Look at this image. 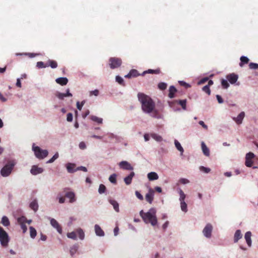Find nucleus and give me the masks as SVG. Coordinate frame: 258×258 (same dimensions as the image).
I'll return each instance as SVG.
<instances>
[{
  "label": "nucleus",
  "instance_id": "f03ea898",
  "mask_svg": "<svg viewBox=\"0 0 258 258\" xmlns=\"http://www.w3.org/2000/svg\"><path fill=\"white\" fill-rule=\"evenodd\" d=\"M140 215L144 222L146 224L150 223L152 226L157 225V219L155 209L151 208L147 212H144V211L142 210L140 212Z\"/></svg>",
  "mask_w": 258,
  "mask_h": 258
},
{
  "label": "nucleus",
  "instance_id": "6ab92c4d",
  "mask_svg": "<svg viewBox=\"0 0 258 258\" xmlns=\"http://www.w3.org/2000/svg\"><path fill=\"white\" fill-rule=\"evenodd\" d=\"M95 231L96 235L98 236H102L104 235V231L98 225L96 224L95 225Z\"/></svg>",
  "mask_w": 258,
  "mask_h": 258
},
{
  "label": "nucleus",
  "instance_id": "6e6552de",
  "mask_svg": "<svg viewBox=\"0 0 258 258\" xmlns=\"http://www.w3.org/2000/svg\"><path fill=\"white\" fill-rule=\"evenodd\" d=\"M212 230V225L211 224L208 223L206 225L203 230V234L206 237L210 238L211 237Z\"/></svg>",
  "mask_w": 258,
  "mask_h": 258
},
{
  "label": "nucleus",
  "instance_id": "e2e57ef3",
  "mask_svg": "<svg viewBox=\"0 0 258 258\" xmlns=\"http://www.w3.org/2000/svg\"><path fill=\"white\" fill-rule=\"evenodd\" d=\"M79 148L82 150H84V149H86V146L85 142H80L79 144Z\"/></svg>",
  "mask_w": 258,
  "mask_h": 258
},
{
  "label": "nucleus",
  "instance_id": "49530a36",
  "mask_svg": "<svg viewBox=\"0 0 258 258\" xmlns=\"http://www.w3.org/2000/svg\"><path fill=\"white\" fill-rule=\"evenodd\" d=\"M221 85L222 86V87L224 89H227L229 87V84H228L227 80H225L224 79H222L221 81Z\"/></svg>",
  "mask_w": 258,
  "mask_h": 258
},
{
  "label": "nucleus",
  "instance_id": "9d476101",
  "mask_svg": "<svg viewBox=\"0 0 258 258\" xmlns=\"http://www.w3.org/2000/svg\"><path fill=\"white\" fill-rule=\"evenodd\" d=\"M154 190L152 188L149 189L148 192L145 196L146 200L150 204H152L154 199Z\"/></svg>",
  "mask_w": 258,
  "mask_h": 258
},
{
  "label": "nucleus",
  "instance_id": "a878e982",
  "mask_svg": "<svg viewBox=\"0 0 258 258\" xmlns=\"http://www.w3.org/2000/svg\"><path fill=\"white\" fill-rule=\"evenodd\" d=\"M169 91L168 97L170 98H174L175 97L174 94L177 92L176 89L173 86H171L169 87Z\"/></svg>",
  "mask_w": 258,
  "mask_h": 258
},
{
  "label": "nucleus",
  "instance_id": "2f4dec72",
  "mask_svg": "<svg viewBox=\"0 0 258 258\" xmlns=\"http://www.w3.org/2000/svg\"><path fill=\"white\" fill-rule=\"evenodd\" d=\"M77 236L78 235L80 239L83 240L84 238L85 234L82 229L79 228L76 230Z\"/></svg>",
  "mask_w": 258,
  "mask_h": 258
},
{
  "label": "nucleus",
  "instance_id": "f257e3e1",
  "mask_svg": "<svg viewBox=\"0 0 258 258\" xmlns=\"http://www.w3.org/2000/svg\"><path fill=\"white\" fill-rule=\"evenodd\" d=\"M138 97L141 103L142 109L144 112L147 113L153 112L154 114H157V111L155 110V103L151 97L142 93H139Z\"/></svg>",
  "mask_w": 258,
  "mask_h": 258
},
{
  "label": "nucleus",
  "instance_id": "3c124183",
  "mask_svg": "<svg viewBox=\"0 0 258 258\" xmlns=\"http://www.w3.org/2000/svg\"><path fill=\"white\" fill-rule=\"evenodd\" d=\"M200 170L201 171H203L205 173H209L211 171V169L209 168H208V167H205L204 166H201L200 167Z\"/></svg>",
  "mask_w": 258,
  "mask_h": 258
},
{
  "label": "nucleus",
  "instance_id": "c756f323",
  "mask_svg": "<svg viewBox=\"0 0 258 258\" xmlns=\"http://www.w3.org/2000/svg\"><path fill=\"white\" fill-rule=\"evenodd\" d=\"M30 207L31 209L34 210L35 212H36L38 209V205L36 200L33 201L30 204Z\"/></svg>",
  "mask_w": 258,
  "mask_h": 258
},
{
  "label": "nucleus",
  "instance_id": "ea45409f",
  "mask_svg": "<svg viewBox=\"0 0 258 258\" xmlns=\"http://www.w3.org/2000/svg\"><path fill=\"white\" fill-rule=\"evenodd\" d=\"M68 237L73 239H77V234L75 231H73L70 233H68L67 234Z\"/></svg>",
  "mask_w": 258,
  "mask_h": 258
},
{
  "label": "nucleus",
  "instance_id": "774afa93",
  "mask_svg": "<svg viewBox=\"0 0 258 258\" xmlns=\"http://www.w3.org/2000/svg\"><path fill=\"white\" fill-rule=\"evenodd\" d=\"M199 124L201 125L205 129H208V126L206 125L203 121H200Z\"/></svg>",
  "mask_w": 258,
  "mask_h": 258
},
{
  "label": "nucleus",
  "instance_id": "aec40b11",
  "mask_svg": "<svg viewBox=\"0 0 258 258\" xmlns=\"http://www.w3.org/2000/svg\"><path fill=\"white\" fill-rule=\"evenodd\" d=\"M109 203L111 205H112L113 206L114 210L116 212H119V204L117 202V201H115L114 200L109 199Z\"/></svg>",
  "mask_w": 258,
  "mask_h": 258
},
{
  "label": "nucleus",
  "instance_id": "72a5a7b5",
  "mask_svg": "<svg viewBox=\"0 0 258 258\" xmlns=\"http://www.w3.org/2000/svg\"><path fill=\"white\" fill-rule=\"evenodd\" d=\"M174 144L177 149L178 151H179L181 152V154H182L183 152V149L181 146L180 143L178 141L175 140Z\"/></svg>",
  "mask_w": 258,
  "mask_h": 258
},
{
  "label": "nucleus",
  "instance_id": "5fc2aeb1",
  "mask_svg": "<svg viewBox=\"0 0 258 258\" xmlns=\"http://www.w3.org/2000/svg\"><path fill=\"white\" fill-rule=\"evenodd\" d=\"M85 103V100L82 101L81 103H80V102L79 101H78L77 102V108L79 110H81L82 108V107L84 105Z\"/></svg>",
  "mask_w": 258,
  "mask_h": 258
},
{
  "label": "nucleus",
  "instance_id": "39448f33",
  "mask_svg": "<svg viewBox=\"0 0 258 258\" xmlns=\"http://www.w3.org/2000/svg\"><path fill=\"white\" fill-rule=\"evenodd\" d=\"M0 241L2 246H7L9 242V237L8 233L0 227Z\"/></svg>",
  "mask_w": 258,
  "mask_h": 258
},
{
  "label": "nucleus",
  "instance_id": "dca6fc26",
  "mask_svg": "<svg viewBox=\"0 0 258 258\" xmlns=\"http://www.w3.org/2000/svg\"><path fill=\"white\" fill-rule=\"evenodd\" d=\"M140 75H141L140 74L138 71L135 69H132L131 70L129 73L125 76V78H131L132 77H137L138 76H139Z\"/></svg>",
  "mask_w": 258,
  "mask_h": 258
},
{
  "label": "nucleus",
  "instance_id": "cd10ccee",
  "mask_svg": "<svg viewBox=\"0 0 258 258\" xmlns=\"http://www.w3.org/2000/svg\"><path fill=\"white\" fill-rule=\"evenodd\" d=\"M46 63L47 67H50L52 69H55L57 67V62L53 60L49 59Z\"/></svg>",
  "mask_w": 258,
  "mask_h": 258
},
{
  "label": "nucleus",
  "instance_id": "4c0bfd02",
  "mask_svg": "<svg viewBox=\"0 0 258 258\" xmlns=\"http://www.w3.org/2000/svg\"><path fill=\"white\" fill-rule=\"evenodd\" d=\"M178 192H179V194L180 196V198H179L180 202L184 201V200L185 198V195L184 194V192L181 189H179Z\"/></svg>",
  "mask_w": 258,
  "mask_h": 258
},
{
  "label": "nucleus",
  "instance_id": "f704fd0d",
  "mask_svg": "<svg viewBox=\"0 0 258 258\" xmlns=\"http://www.w3.org/2000/svg\"><path fill=\"white\" fill-rule=\"evenodd\" d=\"M29 229L31 237L32 238H34L37 234L36 230L34 227L32 226L30 227Z\"/></svg>",
  "mask_w": 258,
  "mask_h": 258
},
{
  "label": "nucleus",
  "instance_id": "2eb2a0df",
  "mask_svg": "<svg viewBox=\"0 0 258 258\" xmlns=\"http://www.w3.org/2000/svg\"><path fill=\"white\" fill-rule=\"evenodd\" d=\"M245 113L244 112H240L237 117H234L233 120L237 124H240L242 122V120L244 117Z\"/></svg>",
  "mask_w": 258,
  "mask_h": 258
},
{
  "label": "nucleus",
  "instance_id": "4468645a",
  "mask_svg": "<svg viewBox=\"0 0 258 258\" xmlns=\"http://www.w3.org/2000/svg\"><path fill=\"white\" fill-rule=\"evenodd\" d=\"M43 171V169L40 167H38L36 165L32 166L30 172L32 174L36 175L38 174H40L42 173Z\"/></svg>",
  "mask_w": 258,
  "mask_h": 258
},
{
  "label": "nucleus",
  "instance_id": "1a4fd4ad",
  "mask_svg": "<svg viewBox=\"0 0 258 258\" xmlns=\"http://www.w3.org/2000/svg\"><path fill=\"white\" fill-rule=\"evenodd\" d=\"M18 223L20 225L23 232L24 233L27 230V227L25 225L26 223V218L24 216H22L18 218Z\"/></svg>",
  "mask_w": 258,
  "mask_h": 258
},
{
  "label": "nucleus",
  "instance_id": "4be33fe9",
  "mask_svg": "<svg viewBox=\"0 0 258 258\" xmlns=\"http://www.w3.org/2000/svg\"><path fill=\"white\" fill-rule=\"evenodd\" d=\"M251 233L250 231L246 232L244 236L246 243L249 246H250L251 245Z\"/></svg>",
  "mask_w": 258,
  "mask_h": 258
},
{
  "label": "nucleus",
  "instance_id": "37998d69",
  "mask_svg": "<svg viewBox=\"0 0 258 258\" xmlns=\"http://www.w3.org/2000/svg\"><path fill=\"white\" fill-rule=\"evenodd\" d=\"M180 207L182 211L184 212H187V204L184 201L180 202Z\"/></svg>",
  "mask_w": 258,
  "mask_h": 258
},
{
  "label": "nucleus",
  "instance_id": "bf43d9fd",
  "mask_svg": "<svg viewBox=\"0 0 258 258\" xmlns=\"http://www.w3.org/2000/svg\"><path fill=\"white\" fill-rule=\"evenodd\" d=\"M99 95V91L97 89L90 92V96L94 95L97 96Z\"/></svg>",
  "mask_w": 258,
  "mask_h": 258
},
{
  "label": "nucleus",
  "instance_id": "13d9d810",
  "mask_svg": "<svg viewBox=\"0 0 258 258\" xmlns=\"http://www.w3.org/2000/svg\"><path fill=\"white\" fill-rule=\"evenodd\" d=\"M245 164L247 167H251L253 164V161L251 160L245 159Z\"/></svg>",
  "mask_w": 258,
  "mask_h": 258
},
{
  "label": "nucleus",
  "instance_id": "a18cd8bd",
  "mask_svg": "<svg viewBox=\"0 0 258 258\" xmlns=\"http://www.w3.org/2000/svg\"><path fill=\"white\" fill-rule=\"evenodd\" d=\"M55 95L60 100H63L64 98L66 97V95H65L64 93H62L58 92H56L55 94Z\"/></svg>",
  "mask_w": 258,
  "mask_h": 258
},
{
  "label": "nucleus",
  "instance_id": "5701e85b",
  "mask_svg": "<svg viewBox=\"0 0 258 258\" xmlns=\"http://www.w3.org/2000/svg\"><path fill=\"white\" fill-rule=\"evenodd\" d=\"M161 72V71H160V69H156V70H152V69H149L147 71H144L142 75V76H144L146 74H160Z\"/></svg>",
  "mask_w": 258,
  "mask_h": 258
},
{
  "label": "nucleus",
  "instance_id": "680f3d73",
  "mask_svg": "<svg viewBox=\"0 0 258 258\" xmlns=\"http://www.w3.org/2000/svg\"><path fill=\"white\" fill-rule=\"evenodd\" d=\"M135 194L139 199H140V200H143V196L139 191H136Z\"/></svg>",
  "mask_w": 258,
  "mask_h": 258
},
{
  "label": "nucleus",
  "instance_id": "c9c22d12",
  "mask_svg": "<svg viewBox=\"0 0 258 258\" xmlns=\"http://www.w3.org/2000/svg\"><path fill=\"white\" fill-rule=\"evenodd\" d=\"M91 119L98 123H102V119L101 118H99L96 116L92 115L91 116Z\"/></svg>",
  "mask_w": 258,
  "mask_h": 258
},
{
  "label": "nucleus",
  "instance_id": "052dcab7",
  "mask_svg": "<svg viewBox=\"0 0 258 258\" xmlns=\"http://www.w3.org/2000/svg\"><path fill=\"white\" fill-rule=\"evenodd\" d=\"M67 120L68 121L71 122L73 120V114L71 113H69L67 114Z\"/></svg>",
  "mask_w": 258,
  "mask_h": 258
},
{
  "label": "nucleus",
  "instance_id": "79ce46f5",
  "mask_svg": "<svg viewBox=\"0 0 258 258\" xmlns=\"http://www.w3.org/2000/svg\"><path fill=\"white\" fill-rule=\"evenodd\" d=\"M151 137L152 138H153L154 140L158 142H160L162 140V137L156 134H151Z\"/></svg>",
  "mask_w": 258,
  "mask_h": 258
},
{
  "label": "nucleus",
  "instance_id": "bb28decb",
  "mask_svg": "<svg viewBox=\"0 0 258 258\" xmlns=\"http://www.w3.org/2000/svg\"><path fill=\"white\" fill-rule=\"evenodd\" d=\"M242 237V234L240 230H237L234 234V241L237 242Z\"/></svg>",
  "mask_w": 258,
  "mask_h": 258
},
{
  "label": "nucleus",
  "instance_id": "b1692460",
  "mask_svg": "<svg viewBox=\"0 0 258 258\" xmlns=\"http://www.w3.org/2000/svg\"><path fill=\"white\" fill-rule=\"evenodd\" d=\"M65 197L70 199V202L73 203L75 201V195L73 192L70 191L66 194Z\"/></svg>",
  "mask_w": 258,
  "mask_h": 258
},
{
  "label": "nucleus",
  "instance_id": "a211bd4d",
  "mask_svg": "<svg viewBox=\"0 0 258 258\" xmlns=\"http://www.w3.org/2000/svg\"><path fill=\"white\" fill-rule=\"evenodd\" d=\"M134 175H135V173L134 172H131L130 173V174L127 176H126V177H125L124 178V181L125 183H126V184L129 185L131 183L132 179H133V177L134 176Z\"/></svg>",
  "mask_w": 258,
  "mask_h": 258
},
{
  "label": "nucleus",
  "instance_id": "412c9836",
  "mask_svg": "<svg viewBox=\"0 0 258 258\" xmlns=\"http://www.w3.org/2000/svg\"><path fill=\"white\" fill-rule=\"evenodd\" d=\"M147 176L149 180H157L159 178L158 174L155 172H151L149 173Z\"/></svg>",
  "mask_w": 258,
  "mask_h": 258
},
{
  "label": "nucleus",
  "instance_id": "f8f14e48",
  "mask_svg": "<svg viewBox=\"0 0 258 258\" xmlns=\"http://www.w3.org/2000/svg\"><path fill=\"white\" fill-rule=\"evenodd\" d=\"M238 78V76L234 73H231L226 76V79L232 84L236 82Z\"/></svg>",
  "mask_w": 258,
  "mask_h": 258
},
{
  "label": "nucleus",
  "instance_id": "f3484780",
  "mask_svg": "<svg viewBox=\"0 0 258 258\" xmlns=\"http://www.w3.org/2000/svg\"><path fill=\"white\" fill-rule=\"evenodd\" d=\"M55 81L57 84L61 86H64L67 84L68 80L67 78L60 77L56 79Z\"/></svg>",
  "mask_w": 258,
  "mask_h": 258
},
{
  "label": "nucleus",
  "instance_id": "603ef678",
  "mask_svg": "<svg viewBox=\"0 0 258 258\" xmlns=\"http://www.w3.org/2000/svg\"><path fill=\"white\" fill-rule=\"evenodd\" d=\"M254 157V155L252 152H249L246 155L245 159L251 160Z\"/></svg>",
  "mask_w": 258,
  "mask_h": 258
},
{
  "label": "nucleus",
  "instance_id": "4d7b16f0",
  "mask_svg": "<svg viewBox=\"0 0 258 258\" xmlns=\"http://www.w3.org/2000/svg\"><path fill=\"white\" fill-rule=\"evenodd\" d=\"M115 79L116 81L119 84L122 85L123 83V80L120 76H116Z\"/></svg>",
  "mask_w": 258,
  "mask_h": 258
},
{
  "label": "nucleus",
  "instance_id": "864d4df0",
  "mask_svg": "<svg viewBox=\"0 0 258 258\" xmlns=\"http://www.w3.org/2000/svg\"><path fill=\"white\" fill-rule=\"evenodd\" d=\"M37 67L38 68H45L47 67V63L44 64L42 61H38L37 63Z\"/></svg>",
  "mask_w": 258,
  "mask_h": 258
},
{
  "label": "nucleus",
  "instance_id": "338daca9",
  "mask_svg": "<svg viewBox=\"0 0 258 258\" xmlns=\"http://www.w3.org/2000/svg\"><path fill=\"white\" fill-rule=\"evenodd\" d=\"M179 182L182 184H186L189 182V181L188 179L185 178H181L179 180Z\"/></svg>",
  "mask_w": 258,
  "mask_h": 258
},
{
  "label": "nucleus",
  "instance_id": "8fccbe9b",
  "mask_svg": "<svg viewBox=\"0 0 258 258\" xmlns=\"http://www.w3.org/2000/svg\"><path fill=\"white\" fill-rule=\"evenodd\" d=\"M202 90L204 91L205 93H207L209 95L211 94V90L210 89V87L209 85H206L204 86L202 88Z\"/></svg>",
  "mask_w": 258,
  "mask_h": 258
},
{
  "label": "nucleus",
  "instance_id": "c03bdc74",
  "mask_svg": "<svg viewBox=\"0 0 258 258\" xmlns=\"http://www.w3.org/2000/svg\"><path fill=\"white\" fill-rule=\"evenodd\" d=\"M106 189V188L105 186L103 184H101L99 185V187L98 189V192L100 194H102L105 192Z\"/></svg>",
  "mask_w": 258,
  "mask_h": 258
},
{
  "label": "nucleus",
  "instance_id": "0eeeda50",
  "mask_svg": "<svg viewBox=\"0 0 258 258\" xmlns=\"http://www.w3.org/2000/svg\"><path fill=\"white\" fill-rule=\"evenodd\" d=\"M168 104L170 107L173 108L176 104L180 105L183 110L186 108V100H179L169 101Z\"/></svg>",
  "mask_w": 258,
  "mask_h": 258
},
{
  "label": "nucleus",
  "instance_id": "58836bf2",
  "mask_svg": "<svg viewBox=\"0 0 258 258\" xmlns=\"http://www.w3.org/2000/svg\"><path fill=\"white\" fill-rule=\"evenodd\" d=\"M109 180L112 183H116V174L111 175L109 177Z\"/></svg>",
  "mask_w": 258,
  "mask_h": 258
},
{
  "label": "nucleus",
  "instance_id": "0e129e2a",
  "mask_svg": "<svg viewBox=\"0 0 258 258\" xmlns=\"http://www.w3.org/2000/svg\"><path fill=\"white\" fill-rule=\"evenodd\" d=\"M209 79L208 78L206 77V78H203L199 82V84H204L206 82H207L208 81Z\"/></svg>",
  "mask_w": 258,
  "mask_h": 258
},
{
  "label": "nucleus",
  "instance_id": "393cba45",
  "mask_svg": "<svg viewBox=\"0 0 258 258\" xmlns=\"http://www.w3.org/2000/svg\"><path fill=\"white\" fill-rule=\"evenodd\" d=\"M201 146L204 154L206 156H209L210 155V151L209 148L204 142L202 143Z\"/></svg>",
  "mask_w": 258,
  "mask_h": 258
},
{
  "label": "nucleus",
  "instance_id": "ddd939ff",
  "mask_svg": "<svg viewBox=\"0 0 258 258\" xmlns=\"http://www.w3.org/2000/svg\"><path fill=\"white\" fill-rule=\"evenodd\" d=\"M50 224L54 228H56L57 232L61 234L62 233V229L61 226L59 225L57 221L54 219H51L50 220Z\"/></svg>",
  "mask_w": 258,
  "mask_h": 258
},
{
  "label": "nucleus",
  "instance_id": "de8ad7c7",
  "mask_svg": "<svg viewBox=\"0 0 258 258\" xmlns=\"http://www.w3.org/2000/svg\"><path fill=\"white\" fill-rule=\"evenodd\" d=\"M158 88L161 90H164L167 88V84L165 83H160L158 85Z\"/></svg>",
  "mask_w": 258,
  "mask_h": 258
},
{
  "label": "nucleus",
  "instance_id": "a19ab883",
  "mask_svg": "<svg viewBox=\"0 0 258 258\" xmlns=\"http://www.w3.org/2000/svg\"><path fill=\"white\" fill-rule=\"evenodd\" d=\"M58 153L56 152L53 156L49 160L47 161V163H53L56 159H57L58 158Z\"/></svg>",
  "mask_w": 258,
  "mask_h": 258
},
{
  "label": "nucleus",
  "instance_id": "6e6d98bb",
  "mask_svg": "<svg viewBox=\"0 0 258 258\" xmlns=\"http://www.w3.org/2000/svg\"><path fill=\"white\" fill-rule=\"evenodd\" d=\"M179 84L181 86L184 87L185 88H188L190 87V85H189L188 84L186 83L184 81H179Z\"/></svg>",
  "mask_w": 258,
  "mask_h": 258
},
{
  "label": "nucleus",
  "instance_id": "69168bd1",
  "mask_svg": "<svg viewBox=\"0 0 258 258\" xmlns=\"http://www.w3.org/2000/svg\"><path fill=\"white\" fill-rule=\"evenodd\" d=\"M216 98H217V99L218 100V102L219 103H222L223 102V99L222 98L221 96H220L219 95H216Z\"/></svg>",
  "mask_w": 258,
  "mask_h": 258
},
{
  "label": "nucleus",
  "instance_id": "09e8293b",
  "mask_svg": "<svg viewBox=\"0 0 258 258\" xmlns=\"http://www.w3.org/2000/svg\"><path fill=\"white\" fill-rule=\"evenodd\" d=\"M249 68L251 70H256L258 69V63L250 62L249 64Z\"/></svg>",
  "mask_w": 258,
  "mask_h": 258
},
{
  "label": "nucleus",
  "instance_id": "423d86ee",
  "mask_svg": "<svg viewBox=\"0 0 258 258\" xmlns=\"http://www.w3.org/2000/svg\"><path fill=\"white\" fill-rule=\"evenodd\" d=\"M122 64L121 58L112 57L109 59V66L111 69L119 68Z\"/></svg>",
  "mask_w": 258,
  "mask_h": 258
},
{
  "label": "nucleus",
  "instance_id": "e433bc0d",
  "mask_svg": "<svg viewBox=\"0 0 258 258\" xmlns=\"http://www.w3.org/2000/svg\"><path fill=\"white\" fill-rule=\"evenodd\" d=\"M78 246L77 245H74L71 247L70 250V254L73 256L77 251Z\"/></svg>",
  "mask_w": 258,
  "mask_h": 258
},
{
  "label": "nucleus",
  "instance_id": "7ed1b4c3",
  "mask_svg": "<svg viewBox=\"0 0 258 258\" xmlns=\"http://www.w3.org/2000/svg\"><path fill=\"white\" fill-rule=\"evenodd\" d=\"M16 164V162L14 160H9L1 169V175L3 177H7L10 175Z\"/></svg>",
  "mask_w": 258,
  "mask_h": 258
},
{
  "label": "nucleus",
  "instance_id": "473e14b6",
  "mask_svg": "<svg viewBox=\"0 0 258 258\" xmlns=\"http://www.w3.org/2000/svg\"><path fill=\"white\" fill-rule=\"evenodd\" d=\"M2 224L5 226H8L10 223L8 218L7 216H3L1 221Z\"/></svg>",
  "mask_w": 258,
  "mask_h": 258
},
{
  "label": "nucleus",
  "instance_id": "c85d7f7f",
  "mask_svg": "<svg viewBox=\"0 0 258 258\" xmlns=\"http://www.w3.org/2000/svg\"><path fill=\"white\" fill-rule=\"evenodd\" d=\"M240 62L239 63V66L241 67H242L244 64H247L248 63L249 59L246 56H242L240 58Z\"/></svg>",
  "mask_w": 258,
  "mask_h": 258
},
{
  "label": "nucleus",
  "instance_id": "20e7f679",
  "mask_svg": "<svg viewBox=\"0 0 258 258\" xmlns=\"http://www.w3.org/2000/svg\"><path fill=\"white\" fill-rule=\"evenodd\" d=\"M32 149L35 156L39 159H44L48 156V152L47 150H42L39 147L35 146L34 144L32 146Z\"/></svg>",
  "mask_w": 258,
  "mask_h": 258
},
{
  "label": "nucleus",
  "instance_id": "7c9ffc66",
  "mask_svg": "<svg viewBox=\"0 0 258 258\" xmlns=\"http://www.w3.org/2000/svg\"><path fill=\"white\" fill-rule=\"evenodd\" d=\"M66 167L68 172L69 173H74L76 171V170L74 169L75 167V165L74 164L68 163L67 164Z\"/></svg>",
  "mask_w": 258,
  "mask_h": 258
},
{
  "label": "nucleus",
  "instance_id": "9b49d317",
  "mask_svg": "<svg viewBox=\"0 0 258 258\" xmlns=\"http://www.w3.org/2000/svg\"><path fill=\"white\" fill-rule=\"evenodd\" d=\"M119 166L120 168L124 170H132L133 167L127 161H123L119 163Z\"/></svg>",
  "mask_w": 258,
  "mask_h": 258
}]
</instances>
